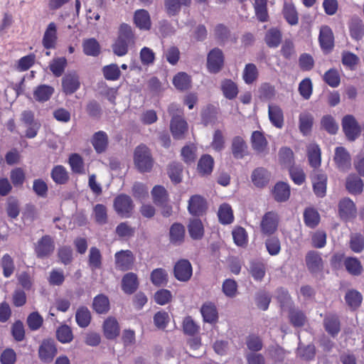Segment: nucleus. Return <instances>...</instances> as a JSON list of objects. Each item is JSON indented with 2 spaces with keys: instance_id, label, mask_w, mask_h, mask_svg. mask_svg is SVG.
Here are the masks:
<instances>
[{
  "instance_id": "1",
  "label": "nucleus",
  "mask_w": 364,
  "mask_h": 364,
  "mask_svg": "<svg viewBox=\"0 0 364 364\" xmlns=\"http://www.w3.org/2000/svg\"><path fill=\"white\" fill-rule=\"evenodd\" d=\"M134 43V34L132 28L125 23L119 27V36L114 43L112 45V50L115 55L123 56L128 52L129 44Z\"/></svg>"
},
{
  "instance_id": "2",
  "label": "nucleus",
  "mask_w": 364,
  "mask_h": 364,
  "mask_svg": "<svg viewBox=\"0 0 364 364\" xmlns=\"http://www.w3.org/2000/svg\"><path fill=\"white\" fill-rule=\"evenodd\" d=\"M134 161L141 172H148L153 166V159L149 149L145 145L138 146L134 153Z\"/></svg>"
},
{
  "instance_id": "3",
  "label": "nucleus",
  "mask_w": 364,
  "mask_h": 364,
  "mask_svg": "<svg viewBox=\"0 0 364 364\" xmlns=\"http://www.w3.org/2000/svg\"><path fill=\"white\" fill-rule=\"evenodd\" d=\"M113 207L120 217L129 218L132 217L135 205L129 196L122 193L114 198Z\"/></svg>"
},
{
  "instance_id": "4",
  "label": "nucleus",
  "mask_w": 364,
  "mask_h": 364,
  "mask_svg": "<svg viewBox=\"0 0 364 364\" xmlns=\"http://www.w3.org/2000/svg\"><path fill=\"white\" fill-rule=\"evenodd\" d=\"M342 127L349 141H355L360 134L361 127L353 115H346L342 119Z\"/></svg>"
},
{
  "instance_id": "5",
  "label": "nucleus",
  "mask_w": 364,
  "mask_h": 364,
  "mask_svg": "<svg viewBox=\"0 0 364 364\" xmlns=\"http://www.w3.org/2000/svg\"><path fill=\"white\" fill-rule=\"evenodd\" d=\"M279 216L276 212H267L262 218L260 222L261 232L266 235L275 232L279 224Z\"/></svg>"
},
{
  "instance_id": "6",
  "label": "nucleus",
  "mask_w": 364,
  "mask_h": 364,
  "mask_svg": "<svg viewBox=\"0 0 364 364\" xmlns=\"http://www.w3.org/2000/svg\"><path fill=\"white\" fill-rule=\"evenodd\" d=\"M305 262L308 270L313 274H319L324 269V262L319 252L309 251L305 257Z\"/></svg>"
},
{
  "instance_id": "7",
  "label": "nucleus",
  "mask_w": 364,
  "mask_h": 364,
  "mask_svg": "<svg viewBox=\"0 0 364 364\" xmlns=\"http://www.w3.org/2000/svg\"><path fill=\"white\" fill-rule=\"evenodd\" d=\"M55 250V243L49 235H44L35 244V252L39 258L50 255Z\"/></svg>"
},
{
  "instance_id": "8",
  "label": "nucleus",
  "mask_w": 364,
  "mask_h": 364,
  "mask_svg": "<svg viewBox=\"0 0 364 364\" xmlns=\"http://www.w3.org/2000/svg\"><path fill=\"white\" fill-rule=\"evenodd\" d=\"M333 161L337 168L341 171H348L351 167V156L347 149L343 146L335 149Z\"/></svg>"
},
{
  "instance_id": "9",
  "label": "nucleus",
  "mask_w": 364,
  "mask_h": 364,
  "mask_svg": "<svg viewBox=\"0 0 364 364\" xmlns=\"http://www.w3.org/2000/svg\"><path fill=\"white\" fill-rule=\"evenodd\" d=\"M114 259L116 268L122 271L131 269L135 260L133 253L128 250L116 252Z\"/></svg>"
},
{
  "instance_id": "10",
  "label": "nucleus",
  "mask_w": 364,
  "mask_h": 364,
  "mask_svg": "<svg viewBox=\"0 0 364 364\" xmlns=\"http://www.w3.org/2000/svg\"><path fill=\"white\" fill-rule=\"evenodd\" d=\"M175 277L181 282L188 281L193 274V269L191 262L188 259H180L173 268Z\"/></svg>"
},
{
  "instance_id": "11",
  "label": "nucleus",
  "mask_w": 364,
  "mask_h": 364,
  "mask_svg": "<svg viewBox=\"0 0 364 364\" xmlns=\"http://www.w3.org/2000/svg\"><path fill=\"white\" fill-rule=\"evenodd\" d=\"M223 54L220 49L214 48L209 52L207 59V66L210 73H218L223 68Z\"/></svg>"
},
{
  "instance_id": "12",
  "label": "nucleus",
  "mask_w": 364,
  "mask_h": 364,
  "mask_svg": "<svg viewBox=\"0 0 364 364\" xmlns=\"http://www.w3.org/2000/svg\"><path fill=\"white\" fill-rule=\"evenodd\" d=\"M338 213L340 217L345 220L355 218L357 208L353 201L348 198L341 199L338 203Z\"/></svg>"
},
{
  "instance_id": "13",
  "label": "nucleus",
  "mask_w": 364,
  "mask_h": 364,
  "mask_svg": "<svg viewBox=\"0 0 364 364\" xmlns=\"http://www.w3.org/2000/svg\"><path fill=\"white\" fill-rule=\"evenodd\" d=\"M57 353V348L52 340H44L39 347L38 355L44 363H50Z\"/></svg>"
},
{
  "instance_id": "14",
  "label": "nucleus",
  "mask_w": 364,
  "mask_h": 364,
  "mask_svg": "<svg viewBox=\"0 0 364 364\" xmlns=\"http://www.w3.org/2000/svg\"><path fill=\"white\" fill-rule=\"evenodd\" d=\"M321 49L326 53L330 52L334 46V37L332 30L327 26L320 29L318 37Z\"/></svg>"
},
{
  "instance_id": "15",
  "label": "nucleus",
  "mask_w": 364,
  "mask_h": 364,
  "mask_svg": "<svg viewBox=\"0 0 364 364\" xmlns=\"http://www.w3.org/2000/svg\"><path fill=\"white\" fill-rule=\"evenodd\" d=\"M170 129L173 138L181 139L188 131V124L183 117H173L171 120Z\"/></svg>"
},
{
  "instance_id": "16",
  "label": "nucleus",
  "mask_w": 364,
  "mask_h": 364,
  "mask_svg": "<svg viewBox=\"0 0 364 364\" xmlns=\"http://www.w3.org/2000/svg\"><path fill=\"white\" fill-rule=\"evenodd\" d=\"M80 85L79 77L75 73H68L62 79L63 90L66 95L74 93Z\"/></svg>"
},
{
  "instance_id": "17",
  "label": "nucleus",
  "mask_w": 364,
  "mask_h": 364,
  "mask_svg": "<svg viewBox=\"0 0 364 364\" xmlns=\"http://www.w3.org/2000/svg\"><path fill=\"white\" fill-rule=\"evenodd\" d=\"M268 117L272 124L278 129L284 126V113L282 108L274 104L268 106Z\"/></svg>"
},
{
  "instance_id": "18",
  "label": "nucleus",
  "mask_w": 364,
  "mask_h": 364,
  "mask_svg": "<svg viewBox=\"0 0 364 364\" xmlns=\"http://www.w3.org/2000/svg\"><path fill=\"white\" fill-rule=\"evenodd\" d=\"M205 208L206 203L202 196L195 195L189 199L188 209L191 215H200L205 212Z\"/></svg>"
},
{
  "instance_id": "19",
  "label": "nucleus",
  "mask_w": 364,
  "mask_h": 364,
  "mask_svg": "<svg viewBox=\"0 0 364 364\" xmlns=\"http://www.w3.org/2000/svg\"><path fill=\"white\" fill-rule=\"evenodd\" d=\"M57 41V27L55 23L48 24L43 38V45L46 49L53 48Z\"/></svg>"
},
{
  "instance_id": "20",
  "label": "nucleus",
  "mask_w": 364,
  "mask_h": 364,
  "mask_svg": "<svg viewBox=\"0 0 364 364\" xmlns=\"http://www.w3.org/2000/svg\"><path fill=\"white\" fill-rule=\"evenodd\" d=\"M270 178L269 173L264 168L259 167L255 168L251 175V179L253 184L262 188L267 185Z\"/></svg>"
},
{
  "instance_id": "21",
  "label": "nucleus",
  "mask_w": 364,
  "mask_h": 364,
  "mask_svg": "<svg viewBox=\"0 0 364 364\" xmlns=\"http://www.w3.org/2000/svg\"><path fill=\"white\" fill-rule=\"evenodd\" d=\"M103 331L105 337L108 339L117 337L120 331L117 321L113 317L107 318L104 322Z\"/></svg>"
},
{
  "instance_id": "22",
  "label": "nucleus",
  "mask_w": 364,
  "mask_h": 364,
  "mask_svg": "<svg viewBox=\"0 0 364 364\" xmlns=\"http://www.w3.org/2000/svg\"><path fill=\"white\" fill-rule=\"evenodd\" d=\"M91 143L97 153L104 152L108 144V137L105 132L99 131L92 136Z\"/></svg>"
},
{
  "instance_id": "23",
  "label": "nucleus",
  "mask_w": 364,
  "mask_h": 364,
  "mask_svg": "<svg viewBox=\"0 0 364 364\" xmlns=\"http://www.w3.org/2000/svg\"><path fill=\"white\" fill-rule=\"evenodd\" d=\"M214 159L208 154L203 155L198 163V171L201 176L210 175L213 169Z\"/></svg>"
},
{
  "instance_id": "24",
  "label": "nucleus",
  "mask_w": 364,
  "mask_h": 364,
  "mask_svg": "<svg viewBox=\"0 0 364 364\" xmlns=\"http://www.w3.org/2000/svg\"><path fill=\"white\" fill-rule=\"evenodd\" d=\"M220 89L224 97L228 100L235 99L239 92L237 84L230 79H225L220 83Z\"/></svg>"
},
{
  "instance_id": "25",
  "label": "nucleus",
  "mask_w": 364,
  "mask_h": 364,
  "mask_svg": "<svg viewBox=\"0 0 364 364\" xmlns=\"http://www.w3.org/2000/svg\"><path fill=\"white\" fill-rule=\"evenodd\" d=\"M247 144L240 136H235L232 141V153L235 158L242 159L247 154Z\"/></svg>"
},
{
  "instance_id": "26",
  "label": "nucleus",
  "mask_w": 364,
  "mask_h": 364,
  "mask_svg": "<svg viewBox=\"0 0 364 364\" xmlns=\"http://www.w3.org/2000/svg\"><path fill=\"white\" fill-rule=\"evenodd\" d=\"M134 23L140 29L149 30L151 28V19L149 14L144 9H139L135 11Z\"/></svg>"
},
{
  "instance_id": "27",
  "label": "nucleus",
  "mask_w": 364,
  "mask_h": 364,
  "mask_svg": "<svg viewBox=\"0 0 364 364\" xmlns=\"http://www.w3.org/2000/svg\"><path fill=\"white\" fill-rule=\"evenodd\" d=\"M272 193L277 201H286L290 196L289 186L284 182H279L274 186Z\"/></svg>"
},
{
  "instance_id": "28",
  "label": "nucleus",
  "mask_w": 364,
  "mask_h": 364,
  "mask_svg": "<svg viewBox=\"0 0 364 364\" xmlns=\"http://www.w3.org/2000/svg\"><path fill=\"white\" fill-rule=\"evenodd\" d=\"M122 282L123 291L129 294L134 292L139 285L137 276L132 272L126 274L123 277Z\"/></svg>"
},
{
  "instance_id": "29",
  "label": "nucleus",
  "mask_w": 364,
  "mask_h": 364,
  "mask_svg": "<svg viewBox=\"0 0 364 364\" xmlns=\"http://www.w3.org/2000/svg\"><path fill=\"white\" fill-rule=\"evenodd\" d=\"M252 149L258 153H263L267 146V141L264 134L259 131H255L251 136Z\"/></svg>"
},
{
  "instance_id": "30",
  "label": "nucleus",
  "mask_w": 364,
  "mask_h": 364,
  "mask_svg": "<svg viewBox=\"0 0 364 364\" xmlns=\"http://www.w3.org/2000/svg\"><path fill=\"white\" fill-rule=\"evenodd\" d=\"M346 186L351 194H360L363 189V181L355 175H350L346 179Z\"/></svg>"
},
{
  "instance_id": "31",
  "label": "nucleus",
  "mask_w": 364,
  "mask_h": 364,
  "mask_svg": "<svg viewBox=\"0 0 364 364\" xmlns=\"http://www.w3.org/2000/svg\"><path fill=\"white\" fill-rule=\"evenodd\" d=\"M326 182L327 176L323 173H318L313 178L314 191L318 197L323 198L325 196Z\"/></svg>"
},
{
  "instance_id": "32",
  "label": "nucleus",
  "mask_w": 364,
  "mask_h": 364,
  "mask_svg": "<svg viewBox=\"0 0 364 364\" xmlns=\"http://www.w3.org/2000/svg\"><path fill=\"white\" fill-rule=\"evenodd\" d=\"M308 159L311 166L317 168L321 166V149L318 145L311 144L307 148Z\"/></svg>"
},
{
  "instance_id": "33",
  "label": "nucleus",
  "mask_w": 364,
  "mask_h": 364,
  "mask_svg": "<svg viewBox=\"0 0 364 364\" xmlns=\"http://www.w3.org/2000/svg\"><path fill=\"white\" fill-rule=\"evenodd\" d=\"M218 215L220 222L224 225L230 224L234 220L232 208L228 203H223L220 206Z\"/></svg>"
},
{
  "instance_id": "34",
  "label": "nucleus",
  "mask_w": 364,
  "mask_h": 364,
  "mask_svg": "<svg viewBox=\"0 0 364 364\" xmlns=\"http://www.w3.org/2000/svg\"><path fill=\"white\" fill-rule=\"evenodd\" d=\"M54 92V88L46 85H41L36 87L33 92L35 99L38 102L48 101Z\"/></svg>"
},
{
  "instance_id": "35",
  "label": "nucleus",
  "mask_w": 364,
  "mask_h": 364,
  "mask_svg": "<svg viewBox=\"0 0 364 364\" xmlns=\"http://www.w3.org/2000/svg\"><path fill=\"white\" fill-rule=\"evenodd\" d=\"M191 0H165L164 5L169 16L176 15L181 10L182 5L188 6Z\"/></svg>"
},
{
  "instance_id": "36",
  "label": "nucleus",
  "mask_w": 364,
  "mask_h": 364,
  "mask_svg": "<svg viewBox=\"0 0 364 364\" xmlns=\"http://www.w3.org/2000/svg\"><path fill=\"white\" fill-rule=\"evenodd\" d=\"M203 320L208 323H213L218 319L216 307L211 303L205 304L200 309Z\"/></svg>"
},
{
  "instance_id": "37",
  "label": "nucleus",
  "mask_w": 364,
  "mask_h": 364,
  "mask_svg": "<svg viewBox=\"0 0 364 364\" xmlns=\"http://www.w3.org/2000/svg\"><path fill=\"white\" fill-rule=\"evenodd\" d=\"M299 130L303 135L310 133L314 122L313 116L309 112H302L299 114Z\"/></svg>"
},
{
  "instance_id": "38",
  "label": "nucleus",
  "mask_w": 364,
  "mask_h": 364,
  "mask_svg": "<svg viewBox=\"0 0 364 364\" xmlns=\"http://www.w3.org/2000/svg\"><path fill=\"white\" fill-rule=\"evenodd\" d=\"M83 52L90 56H97L100 54V46L95 38L85 39L82 43Z\"/></svg>"
},
{
  "instance_id": "39",
  "label": "nucleus",
  "mask_w": 364,
  "mask_h": 364,
  "mask_svg": "<svg viewBox=\"0 0 364 364\" xmlns=\"http://www.w3.org/2000/svg\"><path fill=\"white\" fill-rule=\"evenodd\" d=\"M258 70L253 63H248L245 65L242 72V79L247 85L252 84L258 77Z\"/></svg>"
},
{
  "instance_id": "40",
  "label": "nucleus",
  "mask_w": 364,
  "mask_h": 364,
  "mask_svg": "<svg viewBox=\"0 0 364 364\" xmlns=\"http://www.w3.org/2000/svg\"><path fill=\"white\" fill-rule=\"evenodd\" d=\"M283 15L287 21L291 26L299 22L298 14L295 6L290 3H285L283 9Z\"/></svg>"
},
{
  "instance_id": "41",
  "label": "nucleus",
  "mask_w": 364,
  "mask_h": 364,
  "mask_svg": "<svg viewBox=\"0 0 364 364\" xmlns=\"http://www.w3.org/2000/svg\"><path fill=\"white\" fill-rule=\"evenodd\" d=\"M344 265L347 271L352 275L358 276L363 272V266L357 258H346L344 261Z\"/></svg>"
},
{
  "instance_id": "42",
  "label": "nucleus",
  "mask_w": 364,
  "mask_h": 364,
  "mask_svg": "<svg viewBox=\"0 0 364 364\" xmlns=\"http://www.w3.org/2000/svg\"><path fill=\"white\" fill-rule=\"evenodd\" d=\"M93 308L98 314H105L109 309L108 298L103 294L96 296L93 300Z\"/></svg>"
},
{
  "instance_id": "43",
  "label": "nucleus",
  "mask_w": 364,
  "mask_h": 364,
  "mask_svg": "<svg viewBox=\"0 0 364 364\" xmlns=\"http://www.w3.org/2000/svg\"><path fill=\"white\" fill-rule=\"evenodd\" d=\"M267 3V0H254L253 5L255 14L261 22H265L268 20Z\"/></svg>"
},
{
  "instance_id": "44",
  "label": "nucleus",
  "mask_w": 364,
  "mask_h": 364,
  "mask_svg": "<svg viewBox=\"0 0 364 364\" xmlns=\"http://www.w3.org/2000/svg\"><path fill=\"white\" fill-rule=\"evenodd\" d=\"M350 36L355 40L362 38L364 35V24L360 19L353 18L349 25Z\"/></svg>"
},
{
  "instance_id": "45",
  "label": "nucleus",
  "mask_w": 364,
  "mask_h": 364,
  "mask_svg": "<svg viewBox=\"0 0 364 364\" xmlns=\"http://www.w3.org/2000/svg\"><path fill=\"white\" fill-rule=\"evenodd\" d=\"M264 40L269 47L277 48L281 43L282 33L276 28H271L267 32Z\"/></svg>"
},
{
  "instance_id": "46",
  "label": "nucleus",
  "mask_w": 364,
  "mask_h": 364,
  "mask_svg": "<svg viewBox=\"0 0 364 364\" xmlns=\"http://www.w3.org/2000/svg\"><path fill=\"white\" fill-rule=\"evenodd\" d=\"M324 326L326 331L334 336L340 331V322L337 316L331 315L328 316L324 319Z\"/></svg>"
},
{
  "instance_id": "47",
  "label": "nucleus",
  "mask_w": 364,
  "mask_h": 364,
  "mask_svg": "<svg viewBox=\"0 0 364 364\" xmlns=\"http://www.w3.org/2000/svg\"><path fill=\"white\" fill-rule=\"evenodd\" d=\"M188 232L193 239H200L204 233L202 222L199 219L192 220L188 225Z\"/></svg>"
},
{
  "instance_id": "48",
  "label": "nucleus",
  "mask_w": 364,
  "mask_h": 364,
  "mask_svg": "<svg viewBox=\"0 0 364 364\" xmlns=\"http://www.w3.org/2000/svg\"><path fill=\"white\" fill-rule=\"evenodd\" d=\"M345 300L352 309H355L361 304L363 296L360 292L352 289L346 293Z\"/></svg>"
},
{
  "instance_id": "49",
  "label": "nucleus",
  "mask_w": 364,
  "mask_h": 364,
  "mask_svg": "<svg viewBox=\"0 0 364 364\" xmlns=\"http://www.w3.org/2000/svg\"><path fill=\"white\" fill-rule=\"evenodd\" d=\"M51 177L58 184H64L68 180V174L65 168L60 165L56 166L53 168Z\"/></svg>"
},
{
  "instance_id": "50",
  "label": "nucleus",
  "mask_w": 364,
  "mask_h": 364,
  "mask_svg": "<svg viewBox=\"0 0 364 364\" xmlns=\"http://www.w3.org/2000/svg\"><path fill=\"white\" fill-rule=\"evenodd\" d=\"M173 83L178 90H187L191 86V77L186 73H179L174 76Z\"/></svg>"
},
{
  "instance_id": "51",
  "label": "nucleus",
  "mask_w": 364,
  "mask_h": 364,
  "mask_svg": "<svg viewBox=\"0 0 364 364\" xmlns=\"http://www.w3.org/2000/svg\"><path fill=\"white\" fill-rule=\"evenodd\" d=\"M151 280L156 286H162L168 282L167 272L162 268L154 269L151 273Z\"/></svg>"
},
{
  "instance_id": "52",
  "label": "nucleus",
  "mask_w": 364,
  "mask_h": 364,
  "mask_svg": "<svg viewBox=\"0 0 364 364\" xmlns=\"http://www.w3.org/2000/svg\"><path fill=\"white\" fill-rule=\"evenodd\" d=\"M76 322L82 328L87 327L91 320L90 312L87 308L80 307L77 309L75 314Z\"/></svg>"
},
{
  "instance_id": "53",
  "label": "nucleus",
  "mask_w": 364,
  "mask_h": 364,
  "mask_svg": "<svg viewBox=\"0 0 364 364\" xmlns=\"http://www.w3.org/2000/svg\"><path fill=\"white\" fill-rule=\"evenodd\" d=\"M185 230L183 225L176 223L170 229L171 242L175 244L180 243L183 240Z\"/></svg>"
},
{
  "instance_id": "54",
  "label": "nucleus",
  "mask_w": 364,
  "mask_h": 364,
  "mask_svg": "<svg viewBox=\"0 0 364 364\" xmlns=\"http://www.w3.org/2000/svg\"><path fill=\"white\" fill-rule=\"evenodd\" d=\"M89 265L92 270H95L101 267L102 255L100 250L95 247H92L90 250Z\"/></svg>"
},
{
  "instance_id": "55",
  "label": "nucleus",
  "mask_w": 364,
  "mask_h": 364,
  "mask_svg": "<svg viewBox=\"0 0 364 364\" xmlns=\"http://www.w3.org/2000/svg\"><path fill=\"white\" fill-rule=\"evenodd\" d=\"M56 336L58 340L62 343H70L73 339L72 330L67 325L61 326L58 328L56 331Z\"/></svg>"
},
{
  "instance_id": "56",
  "label": "nucleus",
  "mask_w": 364,
  "mask_h": 364,
  "mask_svg": "<svg viewBox=\"0 0 364 364\" xmlns=\"http://www.w3.org/2000/svg\"><path fill=\"white\" fill-rule=\"evenodd\" d=\"M304 217L305 224L310 228L316 227L320 220L318 213L313 208L306 209L304 212Z\"/></svg>"
},
{
  "instance_id": "57",
  "label": "nucleus",
  "mask_w": 364,
  "mask_h": 364,
  "mask_svg": "<svg viewBox=\"0 0 364 364\" xmlns=\"http://www.w3.org/2000/svg\"><path fill=\"white\" fill-rule=\"evenodd\" d=\"M69 164L72 171L77 173H84V163L82 158L77 154H73L69 157Z\"/></svg>"
},
{
  "instance_id": "58",
  "label": "nucleus",
  "mask_w": 364,
  "mask_h": 364,
  "mask_svg": "<svg viewBox=\"0 0 364 364\" xmlns=\"http://www.w3.org/2000/svg\"><path fill=\"white\" fill-rule=\"evenodd\" d=\"M93 215L96 223L100 225L107 223V210L105 205L102 204H97L93 208Z\"/></svg>"
},
{
  "instance_id": "59",
  "label": "nucleus",
  "mask_w": 364,
  "mask_h": 364,
  "mask_svg": "<svg viewBox=\"0 0 364 364\" xmlns=\"http://www.w3.org/2000/svg\"><path fill=\"white\" fill-rule=\"evenodd\" d=\"M151 195L156 205H163L167 200V192L163 186H154L151 191Z\"/></svg>"
},
{
  "instance_id": "60",
  "label": "nucleus",
  "mask_w": 364,
  "mask_h": 364,
  "mask_svg": "<svg viewBox=\"0 0 364 364\" xmlns=\"http://www.w3.org/2000/svg\"><path fill=\"white\" fill-rule=\"evenodd\" d=\"M182 166L179 163H172L169 165L168 173L171 180L176 183H178L182 179Z\"/></svg>"
},
{
  "instance_id": "61",
  "label": "nucleus",
  "mask_w": 364,
  "mask_h": 364,
  "mask_svg": "<svg viewBox=\"0 0 364 364\" xmlns=\"http://www.w3.org/2000/svg\"><path fill=\"white\" fill-rule=\"evenodd\" d=\"M279 158L280 162L287 168L292 166L294 162V153L288 147H283L279 150Z\"/></svg>"
},
{
  "instance_id": "62",
  "label": "nucleus",
  "mask_w": 364,
  "mask_h": 364,
  "mask_svg": "<svg viewBox=\"0 0 364 364\" xmlns=\"http://www.w3.org/2000/svg\"><path fill=\"white\" fill-rule=\"evenodd\" d=\"M1 267L3 268V274L6 278H9L14 273L15 266L12 257L9 254H5L1 258Z\"/></svg>"
},
{
  "instance_id": "63",
  "label": "nucleus",
  "mask_w": 364,
  "mask_h": 364,
  "mask_svg": "<svg viewBox=\"0 0 364 364\" xmlns=\"http://www.w3.org/2000/svg\"><path fill=\"white\" fill-rule=\"evenodd\" d=\"M246 345L247 348L253 353L261 350L263 347L261 338L255 334L250 335L247 337Z\"/></svg>"
},
{
  "instance_id": "64",
  "label": "nucleus",
  "mask_w": 364,
  "mask_h": 364,
  "mask_svg": "<svg viewBox=\"0 0 364 364\" xmlns=\"http://www.w3.org/2000/svg\"><path fill=\"white\" fill-rule=\"evenodd\" d=\"M105 79L108 80H117L119 79L121 72L117 64L106 65L102 69Z\"/></svg>"
}]
</instances>
